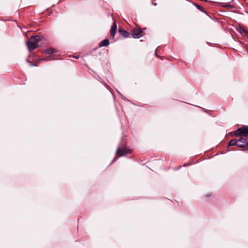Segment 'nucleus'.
Masks as SVG:
<instances>
[{
	"label": "nucleus",
	"instance_id": "obj_16",
	"mask_svg": "<svg viewBox=\"0 0 248 248\" xmlns=\"http://www.w3.org/2000/svg\"><path fill=\"white\" fill-rule=\"evenodd\" d=\"M48 60V58H42V59H39L38 60V61H46Z\"/></svg>",
	"mask_w": 248,
	"mask_h": 248
},
{
	"label": "nucleus",
	"instance_id": "obj_9",
	"mask_svg": "<svg viewBox=\"0 0 248 248\" xmlns=\"http://www.w3.org/2000/svg\"><path fill=\"white\" fill-rule=\"evenodd\" d=\"M221 4L222 7L226 8L227 9H231L233 8V5L228 3H222Z\"/></svg>",
	"mask_w": 248,
	"mask_h": 248
},
{
	"label": "nucleus",
	"instance_id": "obj_10",
	"mask_svg": "<svg viewBox=\"0 0 248 248\" xmlns=\"http://www.w3.org/2000/svg\"><path fill=\"white\" fill-rule=\"evenodd\" d=\"M238 147L243 148L244 150H248V140L247 139L246 144H241L238 145Z\"/></svg>",
	"mask_w": 248,
	"mask_h": 248
},
{
	"label": "nucleus",
	"instance_id": "obj_7",
	"mask_svg": "<svg viewBox=\"0 0 248 248\" xmlns=\"http://www.w3.org/2000/svg\"><path fill=\"white\" fill-rule=\"evenodd\" d=\"M109 45V41L108 39H105L101 41L99 44V47L107 46Z\"/></svg>",
	"mask_w": 248,
	"mask_h": 248
},
{
	"label": "nucleus",
	"instance_id": "obj_6",
	"mask_svg": "<svg viewBox=\"0 0 248 248\" xmlns=\"http://www.w3.org/2000/svg\"><path fill=\"white\" fill-rule=\"evenodd\" d=\"M57 52H58V50L56 48H53V47H49L48 48L44 50V53L46 54H48V55H52L53 53H55Z\"/></svg>",
	"mask_w": 248,
	"mask_h": 248
},
{
	"label": "nucleus",
	"instance_id": "obj_23",
	"mask_svg": "<svg viewBox=\"0 0 248 248\" xmlns=\"http://www.w3.org/2000/svg\"><path fill=\"white\" fill-rule=\"evenodd\" d=\"M233 0H231V2H232Z\"/></svg>",
	"mask_w": 248,
	"mask_h": 248
},
{
	"label": "nucleus",
	"instance_id": "obj_21",
	"mask_svg": "<svg viewBox=\"0 0 248 248\" xmlns=\"http://www.w3.org/2000/svg\"><path fill=\"white\" fill-rule=\"evenodd\" d=\"M156 56L157 57H160V56H158L157 55H156Z\"/></svg>",
	"mask_w": 248,
	"mask_h": 248
},
{
	"label": "nucleus",
	"instance_id": "obj_20",
	"mask_svg": "<svg viewBox=\"0 0 248 248\" xmlns=\"http://www.w3.org/2000/svg\"><path fill=\"white\" fill-rule=\"evenodd\" d=\"M245 33L248 35V31H246V32H245Z\"/></svg>",
	"mask_w": 248,
	"mask_h": 248
},
{
	"label": "nucleus",
	"instance_id": "obj_15",
	"mask_svg": "<svg viewBox=\"0 0 248 248\" xmlns=\"http://www.w3.org/2000/svg\"><path fill=\"white\" fill-rule=\"evenodd\" d=\"M239 32H240V33L242 34V33L246 32V30H245L244 28L241 27L239 29Z\"/></svg>",
	"mask_w": 248,
	"mask_h": 248
},
{
	"label": "nucleus",
	"instance_id": "obj_8",
	"mask_svg": "<svg viewBox=\"0 0 248 248\" xmlns=\"http://www.w3.org/2000/svg\"><path fill=\"white\" fill-rule=\"evenodd\" d=\"M240 144L239 143H238L237 140L236 139H233L231 140L228 143V147L233 146V145H236L238 147V145H240Z\"/></svg>",
	"mask_w": 248,
	"mask_h": 248
},
{
	"label": "nucleus",
	"instance_id": "obj_4",
	"mask_svg": "<svg viewBox=\"0 0 248 248\" xmlns=\"http://www.w3.org/2000/svg\"><path fill=\"white\" fill-rule=\"evenodd\" d=\"M143 35V31L140 28H133L131 31V36L134 38H140Z\"/></svg>",
	"mask_w": 248,
	"mask_h": 248
},
{
	"label": "nucleus",
	"instance_id": "obj_19",
	"mask_svg": "<svg viewBox=\"0 0 248 248\" xmlns=\"http://www.w3.org/2000/svg\"><path fill=\"white\" fill-rule=\"evenodd\" d=\"M79 57V56H75L74 57H75L76 59H78Z\"/></svg>",
	"mask_w": 248,
	"mask_h": 248
},
{
	"label": "nucleus",
	"instance_id": "obj_12",
	"mask_svg": "<svg viewBox=\"0 0 248 248\" xmlns=\"http://www.w3.org/2000/svg\"><path fill=\"white\" fill-rule=\"evenodd\" d=\"M238 140V143H239L240 144H246V143L247 142V139L244 137H241Z\"/></svg>",
	"mask_w": 248,
	"mask_h": 248
},
{
	"label": "nucleus",
	"instance_id": "obj_22",
	"mask_svg": "<svg viewBox=\"0 0 248 248\" xmlns=\"http://www.w3.org/2000/svg\"><path fill=\"white\" fill-rule=\"evenodd\" d=\"M116 159V158H114V159L113 160V161H115Z\"/></svg>",
	"mask_w": 248,
	"mask_h": 248
},
{
	"label": "nucleus",
	"instance_id": "obj_1",
	"mask_svg": "<svg viewBox=\"0 0 248 248\" xmlns=\"http://www.w3.org/2000/svg\"><path fill=\"white\" fill-rule=\"evenodd\" d=\"M32 41H28L26 42L28 48L30 51H31L38 47V43L41 44L45 43L47 41L46 38L42 35H37L35 36H31L30 38Z\"/></svg>",
	"mask_w": 248,
	"mask_h": 248
},
{
	"label": "nucleus",
	"instance_id": "obj_17",
	"mask_svg": "<svg viewBox=\"0 0 248 248\" xmlns=\"http://www.w3.org/2000/svg\"><path fill=\"white\" fill-rule=\"evenodd\" d=\"M30 65L31 66H38V64L36 63V62H35V63L31 62Z\"/></svg>",
	"mask_w": 248,
	"mask_h": 248
},
{
	"label": "nucleus",
	"instance_id": "obj_5",
	"mask_svg": "<svg viewBox=\"0 0 248 248\" xmlns=\"http://www.w3.org/2000/svg\"><path fill=\"white\" fill-rule=\"evenodd\" d=\"M118 31L120 34L122 35L124 38H129L131 36V32H129L122 28H120Z\"/></svg>",
	"mask_w": 248,
	"mask_h": 248
},
{
	"label": "nucleus",
	"instance_id": "obj_11",
	"mask_svg": "<svg viewBox=\"0 0 248 248\" xmlns=\"http://www.w3.org/2000/svg\"><path fill=\"white\" fill-rule=\"evenodd\" d=\"M194 4L197 7V8L198 9H199V10H200L201 11H202L203 13H206V11H205L204 8L202 6L197 3H194Z\"/></svg>",
	"mask_w": 248,
	"mask_h": 248
},
{
	"label": "nucleus",
	"instance_id": "obj_18",
	"mask_svg": "<svg viewBox=\"0 0 248 248\" xmlns=\"http://www.w3.org/2000/svg\"><path fill=\"white\" fill-rule=\"evenodd\" d=\"M211 196V194H208L205 196V197L209 198Z\"/></svg>",
	"mask_w": 248,
	"mask_h": 248
},
{
	"label": "nucleus",
	"instance_id": "obj_3",
	"mask_svg": "<svg viewBox=\"0 0 248 248\" xmlns=\"http://www.w3.org/2000/svg\"><path fill=\"white\" fill-rule=\"evenodd\" d=\"M232 136L247 137L248 136V125H243L235 131L231 133Z\"/></svg>",
	"mask_w": 248,
	"mask_h": 248
},
{
	"label": "nucleus",
	"instance_id": "obj_2",
	"mask_svg": "<svg viewBox=\"0 0 248 248\" xmlns=\"http://www.w3.org/2000/svg\"><path fill=\"white\" fill-rule=\"evenodd\" d=\"M132 153L133 150L132 149L123 144L121 147H118L115 152V155H117L118 157H122L125 156L128 154H131Z\"/></svg>",
	"mask_w": 248,
	"mask_h": 248
},
{
	"label": "nucleus",
	"instance_id": "obj_14",
	"mask_svg": "<svg viewBox=\"0 0 248 248\" xmlns=\"http://www.w3.org/2000/svg\"><path fill=\"white\" fill-rule=\"evenodd\" d=\"M110 29H117V23L115 20L114 21Z\"/></svg>",
	"mask_w": 248,
	"mask_h": 248
},
{
	"label": "nucleus",
	"instance_id": "obj_13",
	"mask_svg": "<svg viewBox=\"0 0 248 248\" xmlns=\"http://www.w3.org/2000/svg\"><path fill=\"white\" fill-rule=\"evenodd\" d=\"M117 32V29H110V37H111L113 39L114 38L115 35Z\"/></svg>",
	"mask_w": 248,
	"mask_h": 248
}]
</instances>
